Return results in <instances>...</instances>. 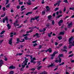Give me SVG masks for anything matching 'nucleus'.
<instances>
[{
    "label": "nucleus",
    "mask_w": 74,
    "mask_h": 74,
    "mask_svg": "<svg viewBox=\"0 0 74 74\" xmlns=\"http://www.w3.org/2000/svg\"><path fill=\"white\" fill-rule=\"evenodd\" d=\"M58 2L57 3H56L55 4H54V6H55V7H56V6L58 5Z\"/></svg>",
    "instance_id": "54"
},
{
    "label": "nucleus",
    "mask_w": 74,
    "mask_h": 74,
    "mask_svg": "<svg viewBox=\"0 0 74 74\" xmlns=\"http://www.w3.org/2000/svg\"><path fill=\"white\" fill-rule=\"evenodd\" d=\"M42 74H48L47 72L45 71H44L42 73Z\"/></svg>",
    "instance_id": "25"
},
{
    "label": "nucleus",
    "mask_w": 74,
    "mask_h": 74,
    "mask_svg": "<svg viewBox=\"0 0 74 74\" xmlns=\"http://www.w3.org/2000/svg\"><path fill=\"white\" fill-rule=\"evenodd\" d=\"M37 40H36L32 42V43H36V42H37Z\"/></svg>",
    "instance_id": "50"
},
{
    "label": "nucleus",
    "mask_w": 74,
    "mask_h": 74,
    "mask_svg": "<svg viewBox=\"0 0 74 74\" xmlns=\"http://www.w3.org/2000/svg\"><path fill=\"white\" fill-rule=\"evenodd\" d=\"M40 61H38V66H40V65H41V63H40Z\"/></svg>",
    "instance_id": "36"
},
{
    "label": "nucleus",
    "mask_w": 74,
    "mask_h": 74,
    "mask_svg": "<svg viewBox=\"0 0 74 74\" xmlns=\"http://www.w3.org/2000/svg\"><path fill=\"white\" fill-rule=\"evenodd\" d=\"M63 52H66V53H67V50L66 49H64L62 51Z\"/></svg>",
    "instance_id": "53"
},
{
    "label": "nucleus",
    "mask_w": 74,
    "mask_h": 74,
    "mask_svg": "<svg viewBox=\"0 0 74 74\" xmlns=\"http://www.w3.org/2000/svg\"><path fill=\"white\" fill-rule=\"evenodd\" d=\"M3 64H4L3 61L2 60H0V67H1L3 66Z\"/></svg>",
    "instance_id": "9"
},
{
    "label": "nucleus",
    "mask_w": 74,
    "mask_h": 74,
    "mask_svg": "<svg viewBox=\"0 0 74 74\" xmlns=\"http://www.w3.org/2000/svg\"><path fill=\"white\" fill-rule=\"evenodd\" d=\"M55 62H56V63H59V60H55Z\"/></svg>",
    "instance_id": "35"
},
{
    "label": "nucleus",
    "mask_w": 74,
    "mask_h": 74,
    "mask_svg": "<svg viewBox=\"0 0 74 74\" xmlns=\"http://www.w3.org/2000/svg\"><path fill=\"white\" fill-rule=\"evenodd\" d=\"M43 30V32H45V30H46V29H45V28H44L43 29V30Z\"/></svg>",
    "instance_id": "56"
},
{
    "label": "nucleus",
    "mask_w": 74,
    "mask_h": 74,
    "mask_svg": "<svg viewBox=\"0 0 74 74\" xmlns=\"http://www.w3.org/2000/svg\"><path fill=\"white\" fill-rule=\"evenodd\" d=\"M74 56V54L73 53H72V54L69 55V56L68 57H72V56Z\"/></svg>",
    "instance_id": "31"
},
{
    "label": "nucleus",
    "mask_w": 74,
    "mask_h": 74,
    "mask_svg": "<svg viewBox=\"0 0 74 74\" xmlns=\"http://www.w3.org/2000/svg\"><path fill=\"white\" fill-rule=\"evenodd\" d=\"M63 57V54H59L58 58H59V63H61L62 62V59L60 58L61 57Z\"/></svg>",
    "instance_id": "4"
},
{
    "label": "nucleus",
    "mask_w": 74,
    "mask_h": 74,
    "mask_svg": "<svg viewBox=\"0 0 74 74\" xmlns=\"http://www.w3.org/2000/svg\"><path fill=\"white\" fill-rule=\"evenodd\" d=\"M36 60V58H33V59H31V63H33L34 64L36 63V62L34 60Z\"/></svg>",
    "instance_id": "7"
},
{
    "label": "nucleus",
    "mask_w": 74,
    "mask_h": 74,
    "mask_svg": "<svg viewBox=\"0 0 74 74\" xmlns=\"http://www.w3.org/2000/svg\"><path fill=\"white\" fill-rule=\"evenodd\" d=\"M63 64H64V62H62L61 64H59V66H61L62 65H63Z\"/></svg>",
    "instance_id": "32"
},
{
    "label": "nucleus",
    "mask_w": 74,
    "mask_h": 74,
    "mask_svg": "<svg viewBox=\"0 0 74 74\" xmlns=\"http://www.w3.org/2000/svg\"><path fill=\"white\" fill-rule=\"evenodd\" d=\"M30 34H24L23 35V37H25V36H26V37H25L24 38V39L25 40H31V38H27V36H29Z\"/></svg>",
    "instance_id": "2"
},
{
    "label": "nucleus",
    "mask_w": 74,
    "mask_h": 74,
    "mask_svg": "<svg viewBox=\"0 0 74 74\" xmlns=\"http://www.w3.org/2000/svg\"><path fill=\"white\" fill-rule=\"evenodd\" d=\"M11 12H14V11L13 10H10Z\"/></svg>",
    "instance_id": "63"
},
{
    "label": "nucleus",
    "mask_w": 74,
    "mask_h": 74,
    "mask_svg": "<svg viewBox=\"0 0 74 74\" xmlns=\"http://www.w3.org/2000/svg\"><path fill=\"white\" fill-rule=\"evenodd\" d=\"M25 7V6L24 5H23L21 7V9H23V8Z\"/></svg>",
    "instance_id": "47"
},
{
    "label": "nucleus",
    "mask_w": 74,
    "mask_h": 74,
    "mask_svg": "<svg viewBox=\"0 0 74 74\" xmlns=\"http://www.w3.org/2000/svg\"><path fill=\"white\" fill-rule=\"evenodd\" d=\"M59 34H61V35H64V33L63 32H60Z\"/></svg>",
    "instance_id": "24"
},
{
    "label": "nucleus",
    "mask_w": 74,
    "mask_h": 74,
    "mask_svg": "<svg viewBox=\"0 0 74 74\" xmlns=\"http://www.w3.org/2000/svg\"><path fill=\"white\" fill-rule=\"evenodd\" d=\"M61 1H60V0H59V1H58V6H59V5H60V3H61Z\"/></svg>",
    "instance_id": "23"
},
{
    "label": "nucleus",
    "mask_w": 74,
    "mask_h": 74,
    "mask_svg": "<svg viewBox=\"0 0 74 74\" xmlns=\"http://www.w3.org/2000/svg\"><path fill=\"white\" fill-rule=\"evenodd\" d=\"M51 42L52 43H53V40L51 39Z\"/></svg>",
    "instance_id": "62"
},
{
    "label": "nucleus",
    "mask_w": 74,
    "mask_h": 74,
    "mask_svg": "<svg viewBox=\"0 0 74 74\" xmlns=\"http://www.w3.org/2000/svg\"><path fill=\"white\" fill-rule=\"evenodd\" d=\"M31 70H32V71H34V70H35V68H32L30 69Z\"/></svg>",
    "instance_id": "55"
},
{
    "label": "nucleus",
    "mask_w": 74,
    "mask_h": 74,
    "mask_svg": "<svg viewBox=\"0 0 74 74\" xmlns=\"http://www.w3.org/2000/svg\"><path fill=\"white\" fill-rule=\"evenodd\" d=\"M7 26L8 28V29H11V25H10V24H8L7 25Z\"/></svg>",
    "instance_id": "20"
},
{
    "label": "nucleus",
    "mask_w": 74,
    "mask_h": 74,
    "mask_svg": "<svg viewBox=\"0 0 74 74\" xmlns=\"http://www.w3.org/2000/svg\"><path fill=\"white\" fill-rule=\"evenodd\" d=\"M58 9H59V8H55V9H54V10L55 11H56L57 10H58Z\"/></svg>",
    "instance_id": "40"
},
{
    "label": "nucleus",
    "mask_w": 74,
    "mask_h": 74,
    "mask_svg": "<svg viewBox=\"0 0 74 74\" xmlns=\"http://www.w3.org/2000/svg\"><path fill=\"white\" fill-rule=\"evenodd\" d=\"M61 16H62V15H59L56 17V18H60V17H61Z\"/></svg>",
    "instance_id": "28"
},
{
    "label": "nucleus",
    "mask_w": 74,
    "mask_h": 74,
    "mask_svg": "<svg viewBox=\"0 0 74 74\" xmlns=\"http://www.w3.org/2000/svg\"><path fill=\"white\" fill-rule=\"evenodd\" d=\"M8 19H3V21H1V22H3V23H5V21H8Z\"/></svg>",
    "instance_id": "18"
},
{
    "label": "nucleus",
    "mask_w": 74,
    "mask_h": 74,
    "mask_svg": "<svg viewBox=\"0 0 74 74\" xmlns=\"http://www.w3.org/2000/svg\"><path fill=\"white\" fill-rule=\"evenodd\" d=\"M64 49H67V46H64L63 47Z\"/></svg>",
    "instance_id": "38"
},
{
    "label": "nucleus",
    "mask_w": 74,
    "mask_h": 74,
    "mask_svg": "<svg viewBox=\"0 0 74 74\" xmlns=\"http://www.w3.org/2000/svg\"><path fill=\"white\" fill-rule=\"evenodd\" d=\"M36 45H37V43H35L33 44L34 47H36Z\"/></svg>",
    "instance_id": "44"
},
{
    "label": "nucleus",
    "mask_w": 74,
    "mask_h": 74,
    "mask_svg": "<svg viewBox=\"0 0 74 74\" xmlns=\"http://www.w3.org/2000/svg\"><path fill=\"white\" fill-rule=\"evenodd\" d=\"M5 32V31L3 30L0 33V34H4V32Z\"/></svg>",
    "instance_id": "33"
},
{
    "label": "nucleus",
    "mask_w": 74,
    "mask_h": 74,
    "mask_svg": "<svg viewBox=\"0 0 74 74\" xmlns=\"http://www.w3.org/2000/svg\"><path fill=\"white\" fill-rule=\"evenodd\" d=\"M46 8L47 9L46 10V12H49V10H50V9H51V8H49V6H46Z\"/></svg>",
    "instance_id": "8"
},
{
    "label": "nucleus",
    "mask_w": 74,
    "mask_h": 74,
    "mask_svg": "<svg viewBox=\"0 0 74 74\" xmlns=\"http://www.w3.org/2000/svg\"><path fill=\"white\" fill-rule=\"evenodd\" d=\"M66 7H64V10H63L64 12H65V11H66Z\"/></svg>",
    "instance_id": "61"
},
{
    "label": "nucleus",
    "mask_w": 74,
    "mask_h": 74,
    "mask_svg": "<svg viewBox=\"0 0 74 74\" xmlns=\"http://www.w3.org/2000/svg\"><path fill=\"white\" fill-rule=\"evenodd\" d=\"M49 26H50V24L49 23L47 24L46 25V26H47V27H49Z\"/></svg>",
    "instance_id": "46"
},
{
    "label": "nucleus",
    "mask_w": 74,
    "mask_h": 74,
    "mask_svg": "<svg viewBox=\"0 0 74 74\" xmlns=\"http://www.w3.org/2000/svg\"><path fill=\"white\" fill-rule=\"evenodd\" d=\"M10 74H14V71H11L10 73Z\"/></svg>",
    "instance_id": "37"
},
{
    "label": "nucleus",
    "mask_w": 74,
    "mask_h": 74,
    "mask_svg": "<svg viewBox=\"0 0 74 74\" xmlns=\"http://www.w3.org/2000/svg\"><path fill=\"white\" fill-rule=\"evenodd\" d=\"M38 36H39V34H38V33H36V34L34 35L33 36V37H34L35 36H37L36 37L37 38H38V37H39Z\"/></svg>",
    "instance_id": "15"
},
{
    "label": "nucleus",
    "mask_w": 74,
    "mask_h": 74,
    "mask_svg": "<svg viewBox=\"0 0 74 74\" xmlns=\"http://www.w3.org/2000/svg\"><path fill=\"white\" fill-rule=\"evenodd\" d=\"M52 34V32H51L50 34H48V36L49 37H51V35Z\"/></svg>",
    "instance_id": "21"
},
{
    "label": "nucleus",
    "mask_w": 74,
    "mask_h": 74,
    "mask_svg": "<svg viewBox=\"0 0 74 74\" xmlns=\"http://www.w3.org/2000/svg\"><path fill=\"white\" fill-rule=\"evenodd\" d=\"M55 64H51L50 65L48 66V67H55Z\"/></svg>",
    "instance_id": "12"
},
{
    "label": "nucleus",
    "mask_w": 74,
    "mask_h": 74,
    "mask_svg": "<svg viewBox=\"0 0 74 74\" xmlns=\"http://www.w3.org/2000/svg\"><path fill=\"white\" fill-rule=\"evenodd\" d=\"M9 69H15V67H14L13 65H11L9 67Z\"/></svg>",
    "instance_id": "16"
},
{
    "label": "nucleus",
    "mask_w": 74,
    "mask_h": 74,
    "mask_svg": "<svg viewBox=\"0 0 74 74\" xmlns=\"http://www.w3.org/2000/svg\"><path fill=\"white\" fill-rule=\"evenodd\" d=\"M32 13H33V12L32 11L28 12L27 13H26L25 15L27 16L29 15H31V14H32Z\"/></svg>",
    "instance_id": "11"
},
{
    "label": "nucleus",
    "mask_w": 74,
    "mask_h": 74,
    "mask_svg": "<svg viewBox=\"0 0 74 74\" xmlns=\"http://www.w3.org/2000/svg\"><path fill=\"white\" fill-rule=\"evenodd\" d=\"M35 19H36V20H37V22H38V21H39V19H31L30 20V23H32V22H33L32 21H33H33H34Z\"/></svg>",
    "instance_id": "14"
},
{
    "label": "nucleus",
    "mask_w": 74,
    "mask_h": 74,
    "mask_svg": "<svg viewBox=\"0 0 74 74\" xmlns=\"http://www.w3.org/2000/svg\"><path fill=\"white\" fill-rule=\"evenodd\" d=\"M19 4L20 5H22L23 4V2H19Z\"/></svg>",
    "instance_id": "42"
},
{
    "label": "nucleus",
    "mask_w": 74,
    "mask_h": 74,
    "mask_svg": "<svg viewBox=\"0 0 74 74\" xmlns=\"http://www.w3.org/2000/svg\"><path fill=\"white\" fill-rule=\"evenodd\" d=\"M63 20H61L58 22V23H63Z\"/></svg>",
    "instance_id": "27"
},
{
    "label": "nucleus",
    "mask_w": 74,
    "mask_h": 74,
    "mask_svg": "<svg viewBox=\"0 0 74 74\" xmlns=\"http://www.w3.org/2000/svg\"><path fill=\"white\" fill-rule=\"evenodd\" d=\"M12 38H11L9 40V44L11 45L12 44Z\"/></svg>",
    "instance_id": "13"
},
{
    "label": "nucleus",
    "mask_w": 74,
    "mask_h": 74,
    "mask_svg": "<svg viewBox=\"0 0 74 74\" xmlns=\"http://www.w3.org/2000/svg\"><path fill=\"white\" fill-rule=\"evenodd\" d=\"M48 52H49V53H51L52 52V50L51 49V48H49V49H48Z\"/></svg>",
    "instance_id": "22"
},
{
    "label": "nucleus",
    "mask_w": 74,
    "mask_h": 74,
    "mask_svg": "<svg viewBox=\"0 0 74 74\" xmlns=\"http://www.w3.org/2000/svg\"><path fill=\"white\" fill-rule=\"evenodd\" d=\"M5 15V13L4 14H2L1 16V17H4Z\"/></svg>",
    "instance_id": "49"
},
{
    "label": "nucleus",
    "mask_w": 74,
    "mask_h": 74,
    "mask_svg": "<svg viewBox=\"0 0 74 74\" xmlns=\"http://www.w3.org/2000/svg\"><path fill=\"white\" fill-rule=\"evenodd\" d=\"M52 24L53 25H55V22H54V21H52Z\"/></svg>",
    "instance_id": "43"
},
{
    "label": "nucleus",
    "mask_w": 74,
    "mask_h": 74,
    "mask_svg": "<svg viewBox=\"0 0 74 74\" xmlns=\"http://www.w3.org/2000/svg\"><path fill=\"white\" fill-rule=\"evenodd\" d=\"M57 53H58V52L56 51H54L53 53V54H52L50 55V56L51 57V59H53V57L55 56V55H56V54H57Z\"/></svg>",
    "instance_id": "3"
},
{
    "label": "nucleus",
    "mask_w": 74,
    "mask_h": 74,
    "mask_svg": "<svg viewBox=\"0 0 74 74\" xmlns=\"http://www.w3.org/2000/svg\"><path fill=\"white\" fill-rule=\"evenodd\" d=\"M25 41V40L23 39V40L22 41H21L19 40V38H18L17 39V42H16V44H18L19 42H24Z\"/></svg>",
    "instance_id": "6"
},
{
    "label": "nucleus",
    "mask_w": 74,
    "mask_h": 74,
    "mask_svg": "<svg viewBox=\"0 0 74 74\" xmlns=\"http://www.w3.org/2000/svg\"><path fill=\"white\" fill-rule=\"evenodd\" d=\"M24 59H25V60L23 61V63L21 65L22 68L24 69L25 67V66H27L25 67L26 69H27L28 68H29V65H27V63L28 61H29V59H28V58H26V57H24Z\"/></svg>",
    "instance_id": "1"
},
{
    "label": "nucleus",
    "mask_w": 74,
    "mask_h": 74,
    "mask_svg": "<svg viewBox=\"0 0 74 74\" xmlns=\"http://www.w3.org/2000/svg\"><path fill=\"white\" fill-rule=\"evenodd\" d=\"M27 21H28L27 20V19H26L25 21H24V23H26V22H27Z\"/></svg>",
    "instance_id": "48"
},
{
    "label": "nucleus",
    "mask_w": 74,
    "mask_h": 74,
    "mask_svg": "<svg viewBox=\"0 0 74 74\" xmlns=\"http://www.w3.org/2000/svg\"><path fill=\"white\" fill-rule=\"evenodd\" d=\"M69 22H67V25H68V28H71V26L73 25V22H71L69 24Z\"/></svg>",
    "instance_id": "5"
},
{
    "label": "nucleus",
    "mask_w": 74,
    "mask_h": 74,
    "mask_svg": "<svg viewBox=\"0 0 74 74\" xmlns=\"http://www.w3.org/2000/svg\"><path fill=\"white\" fill-rule=\"evenodd\" d=\"M9 3V1H8V0H7L5 4H8V3Z\"/></svg>",
    "instance_id": "45"
},
{
    "label": "nucleus",
    "mask_w": 74,
    "mask_h": 74,
    "mask_svg": "<svg viewBox=\"0 0 74 74\" xmlns=\"http://www.w3.org/2000/svg\"><path fill=\"white\" fill-rule=\"evenodd\" d=\"M48 19H51L52 18V16L50 15L48 16Z\"/></svg>",
    "instance_id": "29"
},
{
    "label": "nucleus",
    "mask_w": 74,
    "mask_h": 74,
    "mask_svg": "<svg viewBox=\"0 0 74 74\" xmlns=\"http://www.w3.org/2000/svg\"><path fill=\"white\" fill-rule=\"evenodd\" d=\"M16 17H19V15L18 14H17L16 16L15 17V18H16Z\"/></svg>",
    "instance_id": "58"
},
{
    "label": "nucleus",
    "mask_w": 74,
    "mask_h": 74,
    "mask_svg": "<svg viewBox=\"0 0 74 74\" xmlns=\"http://www.w3.org/2000/svg\"><path fill=\"white\" fill-rule=\"evenodd\" d=\"M16 8L17 9H19V8H20V5L17 6V7H16Z\"/></svg>",
    "instance_id": "57"
},
{
    "label": "nucleus",
    "mask_w": 74,
    "mask_h": 74,
    "mask_svg": "<svg viewBox=\"0 0 74 74\" xmlns=\"http://www.w3.org/2000/svg\"><path fill=\"white\" fill-rule=\"evenodd\" d=\"M3 11H5V7H3Z\"/></svg>",
    "instance_id": "51"
},
{
    "label": "nucleus",
    "mask_w": 74,
    "mask_h": 74,
    "mask_svg": "<svg viewBox=\"0 0 74 74\" xmlns=\"http://www.w3.org/2000/svg\"><path fill=\"white\" fill-rule=\"evenodd\" d=\"M71 63H74V60H71Z\"/></svg>",
    "instance_id": "64"
},
{
    "label": "nucleus",
    "mask_w": 74,
    "mask_h": 74,
    "mask_svg": "<svg viewBox=\"0 0 74 74\" xmlns=\"http://www.w3.org/2000/svg\"><path fill=\"white\" fill-rule=\"evenodd\" d=\"M39 47L38 48V49H41V48H42V46L41 45H39Z\"/></svg>",
    "instance_id": "60"
},
{
    "label": "nucleus",
    "mask_w": 74,
    "mask_h": 74,
    "mask_svg": "<svg viewBox=\"0 0 74 74\" xmlns=\"http://www.w3.org/2000/svg\"><path fill=\"white\" fill-rule=\"evenodd\" d=\"M10 4H8V5H6V8H10Z\"/></svg>",
    "instance_id": "30"
},
{
    "label": "nucleus",
    "mask_w": 74,
    "mask_h": 74,
    "mask_svg": "<svg viewBox=\"0 0 74 74\" xmlns=\"http://www.w3.org/2000/svg\"><path fill=\"white\" fill-rule=\"evenodd\" d=\"M27 4L28 5H32V2L30 0H28V2H27Z\"/></svg>",
    "instance_id": "10"
},
{
    "label": "nucleus",
    "mask_w": 74,
    "mask_h": 74,
    "mask_svg": "<svg viewBox=\"0 0 74 74\" xmlns=\"http://www.w3.org/2000/svg\"><path fill=\"white\" fill-rule=\"evenodd\" d=\"M58 38L59 39V40H60L62 39V36H58Z\"/></svg>",
    "instance_id": "26"
},
{
    "label": "nucleus",
    "mask_w": 74,
    "mask_h": 74,
    "mask_svg": "<svg viewBox=\"0 0 74 74\" xmlns=\"http://www.w3.org/2000/svg\"><path fill=\"white\" fill-rule=\"evenodd\" d=\"M42 14L43 15H45V11H43L42 12Z\"/></svg>",
    "instance_id": "41"
},
{
    "label": "nucleus",
    "mask_w": 74,
    "mask_h": 74,
    "mask_svg": "<svg viewBox=\"0 0 74 74\" xmlns=\"http://www.w3.org/2000/svg\"><path fill=\"white\" fill-rule=\"evenodd\" d=\"M37 67H38L37 68V70H40L41 69V68L42 67V66H37Z\"/></svg>",
    "instance_id": "17"
},
{
    "label": "nucleus",
    "mask_w": 74,
    "mask_h": 74,
    "mask_svg": "<svg viewBox=\"0 0 74 74\" xmlns=\"http://www.w3.org/2000/svg\"><path fill=\"white\" fill-rule=\"evenodd\" d=\"M47 58H44L42 60L43 62H44V61H45V60L46 59H47Z\"/></svg>",
    "instance_id": "52"
},
{
    "label": "nucleus",
    "mask_w": 74,
    "mask_h": 74,
    "mask_svg": "<svg viewBox=\"0 0 74 74\" xmlns=\"http://www.w3.org/2000/svg\"><path fill=\"white\" fill-rule=\"evenodd\" d=\"M74 7L73 8H69V10H73V11H74Z\"/></svg>",
    "instance_id": "34"
},
{
    "label": "nucleus",
    "mask_w": 74,
    "mask_h": 74,
    "mask_svg": "<svg viewBox=\"0 0 74 74\" xmlns=\"http://www.w3.org/2000/svg\"><path fill=\"white\" fill-rule=\"evenodd\" d=\"M40 18V16H35L34 17L32 18L31 19H38Z\"/></svg>",
    "instance_id": "19"
},
{
    "label": "nucleus",
    "mask_w": 74,
    "mask_h": 74,
    "mask_svg": "<svg viewBox=\"0 0 74 74\" xmlns=\"http://www.w3.org/2000/svg\"><path fill=\"white\" fill-rule=\"evenodd\" d=\"M56 15V13H54L53 14V16H55Z\"/></svg>",
    "instance_id": "59"
},
{
    "label": "nucleus",
    "mask_w": 74,
    "mask_h": 74,
    "mask_svg": "<svg viewBox=\"0 0 74 74\" xmlns=\"http://www.w3.org/2000/svg\"><path fill=\"white\" fill-rule=\"evenodd\" d=\"M63 1L65 3H68V1H67V0H64Z\"/></svg>",
    "instance_id": "39"
}]
</instances>
